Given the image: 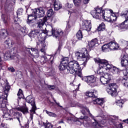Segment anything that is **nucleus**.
<instances>
[{"label":"nucleus","instance_id":"obj_1","mask_svg":"<svg viewBox=\"0 0 128 128\" xmlns=\"http://www.w3.org/2000/svg\"><path fill=\"white\" fill-rule=\"evenodd\" d=\"M76 56L78 60H82L84 62L80 65L78 61H70L67 66L68 72L72 74H74L75 76H78L82 78L83 77H82V72L78 70H82L86 66V62L90 60V54L88 52V50L86 48H82L80 50V52H76Z\"/></svg>","mask_w":128,"mask_h":128},{"label":"nucleus","instance_id":"obj_2","mask_svg":"<svg viewBox=\"0 0 128 128\" xmlns=\"http://www.w3.org/2000/svg\"><path fill=\"white\" fill-rule=\"evenodd\" d=\"M95 62L99 64V68L97 70V74L100 76L104 74L105 70H108L112 68V65L108 64V60H106L94 59Z\"/></svg>","mask_w":128,"mask_h":128},{"label":"nucleus","instance_id":"obj_3","mask_svg":"<svg viewBox=\"0 0 128 128\" xmlns=\"http://www.w3.org/2000/svg\"><path fill=\"white\" fill-rule=\"evenodd\" d=\"M4 87V94L0 96V108H4L8 104V96L10 86L8 85V83H6L3 86Z\"/></svg>","mask_w":128,"mask_h":128},{"label":"nucleus","instance_id":"obj_4","mask_svg":"<svg viewBox=\"0 0 128 128\" xmlns=\"http://www.w3.org/2000/svg\"><path fill=\"white\" fill-rule=\"evenodd\" d=\"M26 102L30 104L32 106V108L30 110V120H32V118H34V114H36V100H34V98L32 97V96H28L26 98Z\"/></svg>","mask_w":128,"mask_h":128},{"label":"nucleus","instance_id":"obj_5","mask_svg":"<svg viewBox=\"0 0 128 128\" xmlns=\"http://www.w3.org/2000/svg\"><path fill=\"white\" fill-rule=\"evenodd\" d=\"M18 110H20V112H22V114H28V108L26 107H22V108H14L10 110V114L11 118H18V116H22V114L18 112Z\"/></svg>","mask_w":128,"mask_h":128},{"label":"nucleus","instance_id":"obj_6","mask_svg":"<svg viewBox=\"0 0 128 128\" xmlns=\"http://www.w3.org/2000/svg\"><path fill=\"white\" fill-rule=\"evenodd\" d=\"M28 36L32 38H36L38 39V42L42 40V36H44V40H46V34L44 32H40L38 30H33L28 34Z\"/></svg>","mask_w":128,"mask_h":128},{"label":"nucleus","instance_id":"obj_7","mask_svg":"<svg viewBox=\"0 0 128 128\" xmlns=\"http://www.w3.org/2000/svg\"><path fill=\"white\" fill-rule=\"evenodd\" d=\"M82 80L92 88L98 86V82H96L98 78L94 76H85L82 78Z\"/></svg>","mask_w":128,"mask_h":128},{"label":"nucleus","instance_id":"obj_8","mask_svg":"<svg viewBox=\"0 0 128 128\" xmlns=\"http://www.w3.org/2000/svg\"><path fill=\"white\" fill-rule=\"evenodd\" d=\"M48 36H52L54 38H56L57 40H60L64 36V31L62 29H56L52 28L51 31L47 32Z\"/></svg>","mask_w":128,"mask_h":128},{"label":"nucleus","instance_id":"obj_9","mask_svg":"<svg viewBox=\"0 0 128 128\" xmlns=\"http://www.w3.org/2000/svg\"><path fill=\"white\" fill-rule=\"evenodd\" d=\"M117 90L118 85L113 83L109 84V88L106 89V92L110 96L114 98L118 96Z\"/></svg>","mask_w":128,"mask_h":128},{"label":"nucleus","instance_id":"obj_10","mask_svg":"<svg viewBox=\"0 0 128 128\" xmlns=\"http://www.w3.org/2000/svg\"><path fill=\"white\" fill-rule=\"evenodd\" d=\"M120 16L126 18V20L118 26L119 30H124L126 26H128V10L122 12Z\"/></svg>","mask_w":128,"mask_h":128},{"label":"nucleus","instance_id":"obj_11","mask_svg":"<svg viewBox=\"0 0 128 128\" xmlns=\"http://www.w3.org/2000/svg\"><path fill=\"white\" fill-rule=\"evenodd\" d=\"M32 14H34V16L35 20H36V18H42V16H44L46 12H44V8H39L34 9L32 10Z\"/></svg>","mask_w":128,"mask_h":128},{"label":"nucleus","instance_id":"obj_12","mask_svg":"<svg viewBox=\"0 0 128 128\" xmlns=\"http://www.w3.org/2000/svg\"><path fill=\"white\" fill-rule=\"evenodd\" d=\"M124 76L119 78L120 82H122L124 86L128 88V68L122 70Z\"/></svg>","mask_w":128,"mask_h":128},{"label":"nucleus","instance_id":"obj_13","mask_svg":"<svg viewBox=\"0 0 128 128\" xmlns=\"http://www.w3.org/2000/svg\"><path fill=\"white\" fill-rule=\"evenodd\" d=\"M90 14L94 18L98 19L101 16H102V8H95V10H93L90 12Z\"/></svg>","mask_w":128,"mask_h":128},{"label":"nucleus","instance_id":"obj_14","mask_svg":"<svg viewBox=\"0 0 128 128\" xmlns=\"http://www.w3.org/2000/svg\"><path fill=\"white\" fill-rule=\"evenodd\" d=\"M112 80V75L108 73H106L104 76L100 78V82L102 84H106Z\"/></svg>","mask_w":128,"mask_h":128},{"label":"nucleus","instance_id":"obj_15","mask_svg":"<svg viewBox=\"0 0 128 128\" xmlns=\"http://www.w3.org/2000/svg\"><path fill=\"white\" fill-rule=\"evenodd\" d=\"M46 39H44V36H42V41L37 42V46H40V52H43L44 54H46V46L44 44L46 42Z\"/></svg>","mask_w":128,"mask_h":128},{"label":"nucleus","instance_id":"obj_16","mask_svg":"<svg viewBox=\"0 0 128 128\" xmlns=\"http://www.w3.org/2000/svg\"><path fill=\"white\" fill-rule=\"evenodd\" d=\"M80 30L90 32V30H92V24H90V21L86 20L84 23L82 24V26L80 27Z\"/></svg>","mask_w":128,"mask_h":128},{"label":"nucleus","instance_id":"obj_17","mask_svg":"<svg viewBox=\"0 0 128 128\" xmlns=\"http://www.w3.org/2000/svg\"><path fill=\"white\" fill-rule=\"evenodd\" d=\"M109 44V48H110V50H116L118 48H120V46H118V44L116 42H111L108 43Z\"/></svg>","mask_w":128,"mask_h":128},{"label":"nucleus","instance_id":"obj_18","mask_svg":"<svg viewBox=\"0 0 128 128\" xmlns=\"http://www.w3.org/2000/svg\"><path fill=\"white\" fill-rule=\"evenodd\" d=\"M104 10H102V17L106 22H116V17H114V18H112H112L111 16L106 17L104 16Z\"/></svg>","mask_w":128,"mask_h":128},{"label":"nucleus","instance_id":"obj_19","mask_svg":"<svg viewBox=\"0 0 128 128\" xmlns=\"http://www.w3.org/2000/svg\"><path fill=\"white\" fill-rule=\"evenodd\" d=\"M122 56L121 60V64L122 66H128V55H122Z\"/></svg>","mask_w":128,"mask_h":128},{"label":"nucleus","instance_id":"obj_20","mask_svg":"<svg viewBox=\"0 0 128 128\" xmlns=\"http://www.w3.org/2000/svg\"><path fill=\"white\" fill-rule=\"evenodd\" d=\"M48 20V18L46 16H44L42 20L39 19L38 20V22H37L38 26L39 28H42L44 26V24H46V22Z\"/></svg>","mask_w":128,"mask_h":128},{"label":"nucleus","instance_id":"obj_21","mask_svg":"<svg viewBox=\"0 0 128 128\" xmlns=\"http://www.w3.org/2000/svg\"><path fill=\"white\" fill-rule=\"evenodd\" d=\"M4 46H12L14 43L12 42V40L10 38V37H4Z\"/></svg>","mask_w":128,"mask_h":128},{"label":"nucleus","instance_id":"obj_22","mask_svg":"<svg viewBox=\"0 0 128 128\" xmlns=\"http://www.w3.org/2000/svg\"><path fill=\"white\" fill-rule=\"evenodd\" d=\"M98 38H95L92 40L91 42L88 43V46H89L90 50H91L92 48H94L96 44H98Z\"/></svg>","mask_w":128,"mask_h":128},{"label":"nucleus","instance_id":"obj_23","mask_svg":"<svg viewBox=\"0 0 128 128\" xmlns=\"http://www.w3.org/2000/svg\"><path fill=\"white\" fill-rule=\"evenodd\" d=\"M98 92L94 90L93 92H86V96H89V98H98Z\"/></svg>","mask_w":128,"mask_h":128},{"label":"nucleus","instance_id":"obj_24","mask_svg":"<svg viewBox=\"0 0 128 128\" xmlns=\"http://www.w3.org/2000/svg\"><path fill=\"white\" fill-rule=\"evenodd\" d=\"M92 102L94 104H99L101 106H104V99L96 98L92 99Z\"/></svg>","mask_w":128,"mask_h":128},{"label":"nucleus","instance_id":"obj_25","mask_svg":"<svg viewBox=\"0 0 128 128\" xmlns=\"http://www.w3.org/2000/svg\"><path fill=\"white\" fill-rule=\"evenodd\" d=\"M62 8V5L60 4V1H55L54 2V10H58Z\"/></svg>","mask_w":128,"mask_h":128},{"label":"nucleus","instance_id":"obj_26","mask_svg":"<svg viewBox=\"0 0 128 128\" xmlns=\"http://www.w3.org/2000/svg\"><path fill=\"white\" fill-rule=\"evenodd\" d=\"M110 64L112 66L111 68H110V70H111L112 74H118L120 72V69H118L116 66H114L112 64Z\"/></svg>","mask_w":128,"mask_h":128},{"label":"nucleus","instance_id":"obj_27","mask_svg":"<svg viewBox=\"0 0 128 128\" xmlns=\"http://www.w3.org/2000/svg\"><path fill=\"white\" fill-rule=\"evenodd\" d=\"M32 14L28 16V18L26 21L28 24H29L30 26H34V20L30 18H32Z\"/></svg>","mask_w":128,"mask_h":128},{"label":"nucleus","instance_id":"obj_28","mask_svg":"<svg viewBox=\"0 0 128 128\" xmlns=\"http://www.w3.org/2000/svg\"><path fill=\"white\" fill-rule=\"evenodd\" d=\"M2 20L4 22L6 26H8V16L6 14H2Z\"/></svg>","mask_w":128,"mask_h":128},{"label":"nucleus","instance_id":"obj_29","mask_svg":"<svg viewBox=\"0 0 128 128\" xmlns=\"http://www.w3.org/2000/svg\"><path fill=\"white\" fill-rule=\"evenodd\" d=\"M102 48L103 52H110L108 43L103 45Z\"/></svg>","mask_w":128,"mask_h":128},{"label":"nucleus","instance_id":"obj_30","mask_svg":"<svg viewBox=\"0 0 128 128\" xmlns=\"http://www.w3.org/2000/svg\"><path fill=\"white\" fill-rule=\"evenodd\" d=\"M86 112H88V114H89V116H91L92 118H94V116H92V114H90V110H88V108L86 107L84 108L83 110H81V112L82 114L84 116H86Z\"/></svg>","mask_w":128,"mask_h":128},{"label":"nucleus","instance_id":"obj_31","mask_svg":"<svg viewBox=\"0 0 128 128\" xmlns=\"http://www.w3.org/2000/svg\"><path fill=\"white\" fill-rule=\"evenodd\" d=\"M8 34V30H0V36L2 38H4V36H6Z\"/></svg>","mask_w":128,"mask_h":128},{"label":"nucleus","instance_id":"obj_32","mask_svg":"<svg viewBox=\"0 0 128 128\" xmlns=\"http://www.w3.org/2000/svg\"><path fill=\"white\" fill-rule=\"evenodd\" d=\"M48 60V57L46 56H41L40 60V62L42 64H46V62Z\"/></svg>","mask_w":128,"mask_h":128},{"label":"nucleus","instance_id":"obj_33","mask_svg":"<svg viewBox=\"0 0 128 128\" xmlns=\"http://www.w3.org/2000/svg\"><path fill=\"white\" fill-rule=\"evenodd\" d=\"M61 63H62L63 64H64L65 66H68V57H64L62 58V60L61 62Z\"/></svg>","mask_w":128,"mask_h":128},{"label":"nucleus","instance_id":"obj_34","mask_svg":"<svg viewBox=\"0 0 128 128\" xmlns=\"http://www.w3.org/2000/svg\"><path fill=\"white\" fill-rule=\"evenodd\" d=\"M59 69L60 70H66L68 72V66H66L60 62L59 66Z\"/></svg>","mask_w":128,"mask_h":128},{"label":"nucleus","instance_id":"obj_35","mask_svg":"<svg viewBox=\"0 0 128 128\" xmlns=\"http://www.w3.org/2000/svg\"><path fill=\"white\" fill-rule=\"evenodd\" d=\"M76 37L79 40H80L82 38V30H79L76 34Z\"/></svg>","mask_w":128,"mask_h":128},{"label":"nucleus","instance_id":"obj_36","mask_svg":"<svg viewBox=\"0 0 128 128\" xmlns=\"http://www.w3.org/2000/svg\"><path fill=\"white\" fill-rule=\"evenodd\" d=\"M20 31L21 32H22V34H23L24 36H26V34H28V28L26 26L21 27V28H20Z\"/></svg>","mask_w":128,"mask_h":128},{"label":"nucleus","instance_id":"obj_37","mask_svg":"<svg viewBox=\"0 0 128 128\" xmlns=\"http://www.w3.org/2000/svg\"><path fill=\"white\" fill-rule=\"evenodd\" d=\"M106 28L104 25V23H102L99 25V26L97 28V30L98 32H102V30H104Z\"/></svg>","mask_w":128,"mask_h":128},{"label":"nucleus","instance_id":"obj_38","mask_svg":"<svg viewBox=\"0 0 128 128\" xmlns=\"http://www.w3.org/2000/svg\"><path fill=\"white\" fill-rule=\"evenodd\" d=\"M110 14H112V16H110L112 18H116H116H118V12H114L112 10H110Z\"/></svg>","mask_w":128,"mask_h":128},{"label":"nucleus","instance_id":"obj_39","mask_svg":"<svg viewBox=\"0 0 128 128\" xmlns=\"http://www.w3.org/2000/svg\"><path fill=\"white\" fill-rule=\"evenodd\" d=\"M4 118H6V120H12V118L10 116V114H9L8 112H6L4 113V114L3 116Z\"/></svg>","mask_w":128,"mask_h":128},{"label":"nucleus","instance_id":"obj_40","mask_svg":"<svg viewBox=\"0 0 128 128\" xmlns=\"http://www.w3.org/2000/svg\"><path fill=\"white\" fill-rule=\"evenodd\" d=\"M46 112L47 114H48V116H51L52 118H56V113L48 112L47 110H46Z\"/></svg>","mask_w":128,"mask_h":128},{"label":"nucleus","instance_id":"obj_41","mask_svg":"<svg viewBox=\"0 0 128 128\" xmlns=\"http://www.w3.org/2000/svg\"><path fill=\"white\" fill-rule=\"evenodd\" d=\"M80 120H84V124H86V122H88V120H90V118H88V117L86 116H81L80 118Z\"/></svg>","mask_w":128,"mask_h":128},{"label":"nucleus","instance_id":"obj_42","mask_svg":"<svg viewBox=\"0 0 128 128\" xmlns=\"http://www.w3.org/2000/svg\"><path fill=\"white\" fill-rule=\"evenodd\" d=\"M18 96L20 100V98H22V96H24V94H22V90L21 89H19V90L18 93Z\"/></svg>","mask_w":128,"mask_h":128},{"label":"nucleus","instance_id":"obj_43","mask_svg":"<svg viewBox=\"0 0 128 128\" xmlns=\"http://www.w3.org/2000/svg\"><path fill=\"white\" fill-rule=\"evenodd\" d=\"M47 14L48 18H50L53 14H54V11L52 10V9L50 8L47 11Z\"/></svg>","mask_w":128,"mask_h":128},{"label":"nucleus","instance_id":"obj_44","mask_svg":"<svg viewBox=\"0 0 128 128\" xmlns=\"http://www.w3.org/2000/svg\"><path fill=\"white\" fill-rule=\"evenodd\" d=\"M81 2L82 0H73V2L76 6H80Z\"/></svg>","mask_w":128,"mask_h":128},{"label":"nucleus","instance_id":"obj_45","mask_svg":"<svg viewBox=\"0 0 128 128\" xmlns=\"http://www.w3.org/2000/svg\"><path fill=\"white\" fill-rule=\"evenodd\" d=\"M62 42H60L58 48L56 52V54H60V50H62Z\"/></svg>","mask_w":128,"mask_h":128},{"label":"nucleus","instance_id":"obj_46","mask_svg":"<svg viewBox=\"0 0 128 128\" xmlns=\"http://www.w3.org/2000/svg\"><path fill=\"white\" fill-rule=\"evenodd\" d=\"M116 105L120 106V108H122V104H124V101L122 100H118L116 102Z\"/></svg>","mask_w":128,"mask_h":128},{"label":"nucleus","instance_id":"obj_47","mask_svg":"<svg viewBox=\"0 0 128 128\" xmlns=\"http://www.w3.org/2000/svg\"><path fill=\"white\" fill-rule=\"evenodd\" d=\"M45 128H52L53 126L50 123H46L44 124Z\"/></svg>","mask_w":128,"mask_h":128},{"label":"nucleus","instance_id":"obj_48","mask_svg":"<svg viewBox=\"0 0 128 128\" xmlns=\"http://www.w3.org/2000/svg\"><path fill=\"white\" fill-rule=\"evenodd\" d=\"M23 12H24V10L22 8H19L18 10L17 14L19 16H20V14H22Z\"/></svg>","mask_w":128,"mask_h":128},{"label":"nucleus","instance_id":"obj_49","mask_svg":"<svg viewBox=\"0 0 128 128\" xmlns=\"http://www.w3.org/2000/svg\"><path fill=\"white\" fill-rule=\"evenodd\" d=\"M10 58V54H5L4 55V59L5 60H8V58Z\"/></svg>","mask_w":128,"mask_h":128},{"label":"nucleus","instance_id":"obj_50","mask_svg":"<svg viewBox=\"0 0 128 128\" xmlns=\"http://www.w3.org/2000/svg\"><path fill=\"white\" fill-rule=\"evenodd\" d=\"M14 22L16 24H20V20H18V18H16L14 20Z\"/></svg>","mask_w":128,"mask_h":128},{"label":"nucleus","instance_id":"obj_51","mask_svg":"<svg viewBox=\"0 0 128 128\" xmlns=\"http://www.w3.org/2000/svg\"><path fill=\"white\" fill-rule=\"evenodd\" d=\"M30 50L32 52H38L36 48H30Z\"/></svg>","mask_w":128,"mask_h":128},{"label":"nucleus","instance_id":"obj_52","mask_svg":"<svg viewBox=\"0 0 128 128\" xmlns=\"http://www.w3.org/2000/svg\"><path fill=\"white\" fill-rule=\"evenodd\" d=\"M49 90H54L56 88V86H48Z\"/></svg>","mask_w":128,"mask_h":128},{"label":"nucleus","instance_id":"obj_53","mask_svg":"<svg viewBox=\"0 0 128 128\" xmlns=\"http://www.w3.org/2000/svg\"><path fill=\"white\" fill-rule=\"evenodd\" d=\"M83 2L84 4H88L90 2V0H84Z\"/></svg>","mask_w":128,"mask_h":128},{"label":"nucleus","instance_id":"obj_54","mask_svg":"<svg viewBox=\"0 0 128 128\" xmlns=\"http://www.w3.org/2000/svg\"><path fill=\"white\" fill-rule=\"evenodd\" d=\"M8 70H10L12 72H14V68H8Z\"/></svg>","mask_w":128,"mask_h":128},{"label":"nucleus","instance_id":"obj_55","mask_svg":"<svg viewBox=\"0 0 128 128\" xmlns=\"http://www.w3.org/2000/svg\"><path fill=\"white\" fill-rule=\"evenodd\" d=\"M54 102L56 104H57V106H60V108H62V106H60V102H56V100H54Z\"/></svg>","mask_w":128,"mask_h":128},{"label":"nucleus","instance_id":"obj_56","mask_svg":"<svg viewBox=\"0 0 128 128\" xmlns=\"http://www.w3.org/2000/svg\"><path fill=\"white\" fill-rule=\"evenodd\" d=\"M16 118H17L18 122H19V123L20 124V116H17Z\"/></svg>","mask_w":128,"mask_h":128},{"label":"nucleus","instance_id":"obj_57","mask_svg":"<svg viewBox=\"0 0 128 128\" xmlns=\"http://www.w3.org/2000/svg\"><path fill=\"white\" fill-rule=\"evenodd\" d=\"M59 124H64V120H61L59 121Z\"/></svg>","mask_w":128,"mask_h":128},{"label":"nucleus","instance_id":"obj_58","mask_svg":"<svg viewBox=\"0 0 128 128\" xmlns=\"http://www.w3.org/2000/svg\"><path fill=\"white\" fill-rule=\"evenodd\" d=\"M66 28H70V25L67 26Z\"/></svg>","mask_w":128,"mask_h":128},{"label":"nucleus","instance_id":"obj_59","mask_svg":"<svg viewBox=\"0 0 128 128\" xmlns=\"http://www.w3.org/2000/svg\"><path fill=\"white\" fill-rule=\"evenodd\" d=\"M24 0H19V2H24Z\"/></svg>","mask_w":128,"mask_h":128},{"label":"nucleus","instance_id":"obj_60","mask_svg":"<svg viewBox=\"0 0 128 128\" xmlns=\"http://www.w3.org/2000/svg\"><path fill=\"white\" fill-rule=\"evenodd\" d=\"M26 50H30V48H26Z\"/></svg>","mask_w":128,"mask_h":128},{"label":"nucleus","instance_id":"obj_61","mask_svg":"<svg viewBox=\"0 0 128 128\" xmlns=\"http://www.w3.org/2000/svg\"><path fill=\"white\" fill-rule=\"evenodd\" d=\"M105 4H106V0H105Z\"/></svg>","mask_w":128,"mask_h":128},{"label":"nucleus","instance_id":"obj_62","mask_svg":"<svg viewBox=\"0 0 128 128\" xmlns=\"http://www.w3.org/2000/svg\"><path fill=\"white\" fill-rule=\"evenodd\" d=\"M51 64H52V61H51Z\"/></svg>","mask_w":128,"mask_h":128},{"label":"nucleus","instance_id":"obj_63","mask_svg":"<svg viewBox=\"0 0 128 128\" xmlns=\"http://www.w3.org/2000/svg\"><path fill=\"white\" fill-rule=\"evenodd\" d=\"M124 42H126V41H125V40H124Z\"/></svg>","mask_w":128,"mask_h":128},{"label":"nucleus","instance_id":"obj_64","mask_svg":"<svg viewBox=\"0 0 128 128\" xmlns=\"http://www.w3.org/2000/svg\"><path fill=\"white\" fill-rule=\"evenodd\" d=\"M104 106H103L102 108H104Z\"/></svg>","mask_w":128,"mask_h":128}]
</instances>
